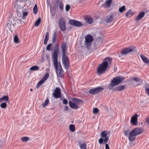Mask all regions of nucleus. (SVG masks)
<instances>
[{
  "mask_svg": "<svg viewBox=\"0 0 149 149\" xmlns=\"http://www.w3.org/2000/svg\"><path fill=\"white\" fill-rule=\"evenodd\" d=\"M125 79V78L123 76H119L114 78L111 81L108 86V88L109 89L112 90L113 91L117 90L120 91L123 90L125 86L122 85L120 86L115 87L114 86L119 84Z\"/></svg>",
  "mask_w": 149,
  "mask_h": 149,
  "instance_id": "obj_1",
  "label": "nucleus"
},
{
  "mask_svg": "<svg viewBox=\"0 0 149 149\" xmlns=\"http://www.w3.org/2000/svg\"><path fill=\"white\" fill-rule=\"evenodd\" d=\"M111 61V58L109 57H107L104 58L103 63L99 65L97 69V72L98 75H100L104 72L109 67Z\"/></svg>",
  "mask_w": 149,
  "mask_h": 149,
  "instance_id": "obj_2",
  "label": "nucleus"
},
{
  "mask_svg": "<svg viewBox=\"0 0 149 149\" xmlns=\"http://www.w3.org/2000/svg\"><path fill=\"white\" fill-rule=\"evenodd\" d=\"M108 133L107 132L104 130L102 131L100 134L101 138L98 140L99 144H101L104 142L105 144V149H110L108 144L106 143L108 141L109 137L107 136Z\"/></svg>",
  "mask_w": 149,
  "mask_h": 149,
  "instance_id": "obj_3",
  "label": "nucleus"
},
{
  "mask_svg": "<svg viewBox=\"0 0 149 149\" xmlns=\"http://www.w3.org/2000/svg\"><path fill=\"white\" fill-rule=\"evenodd\" d=\"M62 48V53L63 54L62 57V61L64 65L65 68L67 69L69 65V60L68 57L65 55V51L66 50V44L63 43L61 45Z\"/></svg>",
  "mask_w": 149,
  "mask_h": 149,
  "instance_id": "obj_4",
  "label": "nucleus"
},
{
  "mask_svg": "<svg viewBox=\"0 0 149 149\" xmlns=\"http://www.w3.org/2000/svg\"><path fill=\"white\" fill-rule=\"evenodd\" d=\"M143 129L141 128H136L132 130L130 132L129 139L130 141H133L136 138V136L142 133Z\"/></svg>",
  "mask_w": 149,
  "mask_h": 149,
  "instance_id": "obj_5",
  "label": "nucleus"
},
{
  "mask_svg": "<svg viewBox=\"0 0 149 149\" xmlns=\"http://www.w3.org/2000/svg\"><path fill=\"white\" fill-rule=\"evenodd\" d=\"M72 101H69V104L70 107L72 109H76L79 108L78 105L82 102L81 99L76 98H73L72 99Z\"/></svg>",
  "mask_w": 149,
  "mask_h": 149,
  "instance_id": "obj_6",
  "label": "nucleus"
},
{
  "mask_svg": "<svg viewBox=\"0 0 149 149\" xmlns=\"http://www.w3.org/2000/svg\"><path fill=\"white\" fill-rule=\"evenodd\" d=\"M53 61L54 65L56 70V72L57 76L60 77H63V71L62 69L61 66V64H59L58 67V60H57L56 63H55L54 61Z\"/></svg>",
  "mask_w": 149,
  "mask_h": 149,
  "instance_id": "obj_7",
  "label": "nucleus"
},
{
  "mask_svg": "<svg viewBox=\"0 0 149 149\" xmlns=\"http://www.w3.org/2000/svg\"><path fill=\"white\" fill-rule=\"evenodd\" d=\"M59 47L58 44H56L52 54L53 61H54L55 63H56L57 60H58V52Z\"/></svg>",
  "mask_w": 149,
  "mask_h": 149,
  "instance_id": "obj_8",
  "label": "nucleus"
},
{
  "mask_svg": "<svg viewBox=\"0 0 149 149\" xmlns=\"http://www.w3.org/2000/svg\"><path fill=\"white\" fill-rule=\"evenodd\" d=\"M85 44L86 47L87 48L90 47L91 45V43L93 41V38L92 36L90 35H86L85 37Z\"/></svg>",
  "mask_w": 149,
  "mask_h": 149,
  "instance_id": "obj_9",
  "label": "nucleus"
},
{
  "mask_svg": "<svg viewBox=\"0 0 149 149\" xmlns=\"http://www.w3.org/2000/svg\"><path fill=\"white\" fill-rule=\"evenodd\" d=\"M103 89L104 88H103L101 87H98L90 89L89 90L88 92L91 94L95 95Z\"/></svg>",
  "mask_w": 149,
  "mask_h": 149,
  "instance_id": "obj_10",
  "label": "nucleus"
},
{
  "mask_svg": "<svg viewBox=\"0 0 149 149\" xmlns=\"http://www.w3.org/2000/svg\"><path fill=\"white\" fill-rule=\"evenodd\" d=\"M52 95L53 96L56 98H60L61 96L60 88L59 87H56Z\"/></svg>",
  "mask_w": 149,
  "mask_h": 149,
  "instance_id": "obj_11",
  "label": "nucleus"
},
{
  "mask_svg": "<svg viewBox=\"0 0 149 149\" xmlns=\"http://www.w3.org/2000/svg\"><path fill=\"white\" fill-rule=\"evenodd\" d=\"M135 48V47L133 46H130L123 49L121 51V54L123 55H125L129 52L134 51Z\"/></svg>",
  "mask_w": 149,
  "mask_h": 149,
  "instance_id": "obj_12",
  "label": "nucleus"
},
{
  "mask_svg": "<svg viewBox=\"0 0 149 149\" xmlns=\"http://www.w3.org/2000/svg\"><path fill=\"white\" fill-rule=\"evenodd\" d=\"M59 27L63 31L66 30L65 22L63 18L61 17L59 20Z\"/></svg>",
  "mask_w": 149,
  "mask_h": 149,
  "instance_id": "obj_13",
  "label": "nucleus"
},
{
  "mask_svg": "<svg viewBox=\"0 0 149 149\" xmlns=\"http://www.w3.org/2000/svg\"><path fill=\"white\" fill-rule=\"evenodd\" d=\"M12 20L13 19H12L11 20H8L7 22L6 26V28L7 29H9L10 31H11V33H13V32L12 30V27L15 26L14 22H12Z\"/></svg>",
  "mask_w": 149,
  "mask_h": 149,
  "instance_id": "obj_14",
  "label": "nucleus"
},
{
  "mask_svg": "<svg viewBox=\"0 0 149 149\" xmlns=\"http://www.w3.org/2000/svg\"><path fill=\"white\" fill-rule=\"evenodd\" d=\"M70 24L75 26L80 27L82 26L81 23L80 22L74 20H70L69 22Z\"/></svg>",
  "mask_w": 149,
  "mask_h": 149,
  "instance_id": "obj_15",
  "label": "nucleus"
},
{
  "mask_svg": "<svg viewBox=\"0 0 149 149\" xmlns=\"http://www.w3.org/2000/svg\"><path fill=\"white\" fill-rule=\"evenodd\" d=\"M138 115L136 114L134 116L132 117L131 119V122L133 125H136L137 124V122Z\"/></svg>",
  "mask_w": 149,
  "mask_h": 149,
  "instance_id": "obj_16",
  "label": "nucleus"
},
{
  "mask_svg": "<svg viewBox=\"0 0 149 149\" xmlns=\"http://www.w3.org/2000/svg\"><path fill=\"white\" fill-rule=\"evenodd\" d=\"M113 14H110L105 19V22L107 23L111 22L113 20Z\"/></svg>",
  "mask_w": 149,
  "mask_h": 149,
  "instance_id": "obj_17",
  "label": "nucleus"
},
{
  "mask_svg": "<svg viewBox=\"0 0 149 149\" xmlns=\"http://www.w3.org/2000/svg\"><path fill=\"white\" fill-rule=\"evenodd\" d=\"M145 14V13L144 12L140 13L136 18L135 20L138 21L140 20L144 17Z\"/></svg>",
  "mask_w": 149,
  "mask_h": 149,
  "instance_id": "obj_18",
  "label": "nucleus"
},
{
  "mask_svg": "<svg viewBox=\"0 0 149 149\" xmlns=\"http://www.w3.org/2000/svg\"><path fill=\"white\" fill-rule=\"evenodd\" d=\"M56 1L57 6H58L60 9L62 11L64 8V6L62 1L61 0H56Z\"/></svg>",
  "mask_w": 149,
  "mask_h": 149,
  "instance_id": "obj_19",
  "label": "nucleus"
},
{
  "mask_svg": "<svg viewBox=\"0 0 149 149\" xmlns=\"http://www.w3.org/2000/svg\"><path fill=\"white\" fill-rule=\"evenodd\" d=\"M140 56L143 62L146 63H148L149 62V60L147 57L144 56L142 54H141L140 55Z\"/></svg>",
  "mask_w": 149,
  "mask_h": 149,
  "instance_id": "obj_20",
  "label": "nucleus"
},
{
  "mask_svg": "<svg viewBox=\"0 0 149 149\" xmlns=\"http://www.w3.org/2000/svg\"><path fill=\"white\" fill-rule=\"evenodd\" d=\"M85 20L86 22L89 24H91L93 22L92 18L90 17L87 16L85 18Z\"/></svg>",
  "mask_w": 149,
  "mask_h": 149,
  "instance_id": "obj_21",
  "label": "nucleus"
},
{
  "mask_svg": "<svg viewBox=\"0 0 149 149\" xmlns=\"http://www.w3.org/2000/svg\"><path fill=\"white\" fill-rule=\"evenodd\" d=\"M9 100V97L8 96H4L0 98V102H1L5 101V102H8Z\"/></svg>",
  "mask_w": 149,
  "mask_h": 149,
  "instance_id": "obj_22",
  "label": "nucleus"
},
{
  "mask_svg": "<svg viewBox=\"0 0 149 149\" xmlns=\"http://www.w3.org/2000/svg\"><path fill=\"white\" fill-rule=\"evenodd\" d=\"M134 80L136 82H139V84H138L136 85H135V86L140 85L143 82V80L142 79H140L137 77H134Z\"/></svg>",
  "mask_w": 149,
  "mask_h": 149,
  "instance_id": "obj_23",
  "label": "nucleus"
},
{
  "mask_svg": "<svg viewBox=\"0 0 149 149\" xmlns=\"http://www.w3.org/2000/svg\"><path fill=\"white\" fill-rule=\"evenodd\" d=\"M49 34L48 32H47L45 36V38L44 39V43L46 45L47 43V42L48 40V38L49 37Z\"/></svg>",
  "mask_w": 149,
  "mask_h": 149,
  "instance_id": "obj_24",
  "label": "nucleus"
},
{
  "mask_svg": "<svg viewBox=\"0 0 149 149\" xmlns=\"http://www.w3.org/2000/svg\"><path fill=\"white\" fill-rule=\"evenodd\" d=\"M134 13L132 12V11L131 10H129L125 14V16L126 17H131V16L134 15Z\"/></svg>",
  "mask_w": 149,
  "mask_h": 149,
  "instance_id": "obj_25",
  "label": "nucleus"
},
{
  "mask_svg": "<svg viewBox=\"0 0 149 149\" xmlns=\"http://www.w3.org/2000/svg\"><path fill=\"white\" fill-rule=\"evenodd\" d=\"M45 81L42 79L40 80L37 83L36 88H38L39 86L45 82Z\"/></svg>",
  "mask_w": 149,
  "mask_h": 149,
  "instance_id": "obj_26",
  "label": "nucleus"
},
{
  "mask_svg": "<svg viewBox=\"0 0 149 149\" xmlns=\"http://www.w3.org/2000/svg\"><path fill=\"white\" fill-rule=\"evenodd\" d=\"M39 69V67L37 65H34L31 67L30 68V70L32 71L38 70Z\"/></svg>",
  "mask_w": 149,
  "mask_h": 149,
  "instance_id": "obj_27",
  "label": "nucleus"
},
{
  "mask_svg": "<svg viewBox=\"0 0 149 149\" xmlns=\"http://www.w3.org/2000/svg\"><path fill=\"white\" fill-rule=\"evenodd\" d=\"M41 22V18H38L35 23V25L36 26H38L40 24Z\"/></svg>",
  "mask_w": 149,
  "mask_h": 149,
  "instance_id": "obj_28",
  "label": "nucleus"
},
{
  "mask_svg": "<svg viewBox=\"0 0 149 149\" xmlns=\"http://www.w3.org/2000/svg\"><path fill=\"white\" fill-rule=\"evenodd\" d=\"M53 47V46L52 45V44H49L47 45V48L46 50H48L49 51H52V48Z\"/></svg>",
  "mask_w": 149,
  "mask_h": 149,
  "instance_id": "obj_29",
  "label": "nucleus"
},
{
  "mask_svg": "<svg viewBox=\"0 0 149 149\" xmlns=\"http://www.w3.org/2000/svg\"><path fill=\"white\" fill-rule=\"evenodd\" d=\"M69 128L70 130L72 132H74L75 130V126L73 125H70L69 126Z\"/></svg>",
  "mask_w": 149,
  "mask_h": 149,
  "instance_id": "obj_30",
  "label": "nucleus"
},
{
  "mask_svg": "<svg viewBox=\"0 0 149 149\" xmlns=\"http://www.w3.org/2000/svg\"><path fill=\"white\" fill-rule=\"evenodd\" d=\"M81 149H86V144L85 143H82L79 145Z\"/></svg>",
  "mask_w": 149,
  "mask_h": 149,
  "instance_id": "obj_31",
  "label": "nucleus"
},
{
  "mask_svg": "<svg viewBox=\"0 0 149 149\" xmlns=\"http://www.w3.org/2000/svg\"><path fill=\"white\" fill-rule=\"evenodd\" d=\"M14 41L15 43H19V38L18 36L17 35L15 36L14 38Z\"/></svg>",
  "mask_w": 149,
  "mask_h": 149,
  "instance_id": "obj_32",
  "label": "nucleus"
},
{
  "mask_svg": "<svg viewBox=\"0 0 149 149\" xmlns=\"http://www.w3.org/2000/svg\"><path fill=\"white\" fill-rule=\"evenodd\" d=\"M1 108L5 109L7 107L6 103V102L2 103L0 105Z\"/></svg>",
  "mask_w": 149,
  "mask_h": 149,
  "instance_id": "obj_33",
  "label": "nucleus"
},
{
  "mask_svg": "<svg viewBox=\"0 0 149 149\" xmlns=\"http://www.w3.org/2000/svg\"><path fill=\"white\" fill-rule=\"evenodd\" d=\"M49 101L48 99H47L46 100L45 102L42 104V105L44 107H45L48 104L49 102Z\"/></svg>",
  "mask_w": 149,
  "mask_h": 149,
  "instance_id": "obj_34",
  "label": "nucleus"
},
{
  "mask_svg": "<svg viewBox=\"0 0 149 149\" xmlns=\"http://www.w3.org/2000/svg\"><path fill=\"white\" fill-rule=\"evenodd\" d=\"M56 33L55 32H54V34L53 35V38H52V42L53 43H54L56 40Z\"/></svg>",
  "mask_w": 149,
  "mask_h": 149,
  "instance_id": "obj_35",
  "label": "nucleus"
},
{
  "mask_svg": "<svg viewBox=\"0 0 149 149\" xmlns=\"http://www.w3.org/2000/svg\"><path fill=\"white\" fill-rule=\"evenodd\" d=\"M38 8L36 4L33 8V13L35 14H36L38 12Z\"/></svg>",
  "mask_w": 149,
  "mask_h": 149,
  "instance_id": "obj_36",
  "label": "nucleus"
},
{
  "mask_svg": "<svg viewBox=\"0 0 149 149\" xmlns=\"http://www.w3.org/2000/svg\"><path fill=\"white\" fill-rule=\"evenodd\" d=\"M125 10V6H123L122 7L119 8V11L120 13L123 12Z\"/></svg>",
  "mask_w": 149,
  "mask_h": 149,
  "instance_id": "obj_37",
  "label": "nucleus"
},
{
  "mask_svg": "<svg viewBox=\"0 0 149 149\" xmlns=\"http://www.w3.org/2000/svg\"><path fill=\"white\" fill-rule=\"evenodd\" d=\"M28 15V12H24L22 14V19H24L26 18V17Z\"/></svg>",
  "mask_w": 149,
  "mask_h": 149,
  "instance_id": "obj_38",
  "label": "nucleus"
},
{
  "mask_svg": "<svg viewBox=\"0 0 149 149\" xmlns=\"http://www.w3.org/2000/svg\"><path fill=\"white\" fill-rule=\"evenodd\" d=\"M99 110L97 108H95L93 109V113L94 114H97L99 112Z\"/></svg>",
  "mask_w": 149,
  "mask_h": 149,
  "instance_id": "obj_39",
  "label": "nucleus"
},
{
  "mask_svg": "<svg viewBox=\"0 0 149 149\" xmlns=\"http://www.w3.org/2000/svg\"><path fill=\"white\" fill-rule=\"evenodd\" d=\"M49 76V74L48 73H47L45 74L44 77L42 79L45 81L47 80Z\"/></svg>",
  "mask_w": 149,
  "mask_h": 149,
  "instance_id": "obj_40",
  "label": "nucleus"
},
{
  "mask_svg": "<svg viewBox=\"0 0 149 149\" xmlns=\"http://www.w3.org/2000/svg\"><path fill=\"white\" fill-rule=\"evenodd\" d=\"M29 138L26 137H23L21 138L22 141L23 142H26L29 140Z\"/></svg>",
  "mask_w": 149,
  "mask_h": 149,
  "instance_id": "obj_41",
  "label": "nucleus"
},
{
  "mask_svg": "<svg viewBox=\"0 0 149 149\" xmlns=\"http://www.w3.org/2000/svg\"><path fill=\"white\" fill-rule=\"evenodd\" d=\"M112 2V0H108L107 1L106 4L109 7L110 6L111 3Z\"/></svg>",
  "mask_w": 149,
  "mask_h": 149,
  "instance_id": "obj_42",
  "label": "nucleus"
},
{
  "mask_svg": "<svg viewBox=\"0 0 149 149\" xmlns=\"http://www.w3.org/2000/svg\"><path fill=\"white\" fill-rule=\"evenodd\" d=\"M70 6L69 5H67L65 6V10L66 11H68L69 10Z\"/></svg>",
  "mask_w": 149,
  "mask_h": 149,
  "instance_id": "obj_43",
  "label": "nucleus"
},
{
  "mask_svg": "<svg viewBox=\"0 0 149 149\" xmlns=\"http://www.w3.org/2000/svg\"><path fill=\"white\" fill-rule=\"evenodd\" d=\"M63 103L64 104H68V101L67 99H64L63 100Z\"/></svg>",
  "mask_w": 149,
  "mask_h": 149,
  "instance_id": "obj_44",
  "label": "nucleus"
},
{
  "mask_svg": "<svg viewBox=\"0 0 149 149\" xmlns=\"http://www.w3.org/2000/svg\"><path fill=\"white\" fill-rule=\"evenodd\" d=\"M128 131L127 130V131H125V132L124 134L126 136H128Z\"/></svg>",
  "mask_w": 149,
  "mask_h": 149,
  "instance_id": "obj_45",
  "label": "nucleus"
},
{
  "mask_svg": "<svg viewBox=\"0 0 149 149\" xmlns=\"http://www.w3.org/2000/svg\"><path fill=\"white\" fill-rule=\"evenodd\" d=\"M146 91L148 95H149V88H147L146 89Z\"/></svg>",
  "mask_w": 149,
  "mask_h": 149,
  "instance_id": "obj_46",
  "label": "nucleus"
},
{
  "mask_svg": "<svg viewBox=\"0 0 149 149\" xmlns=\"http://www.w3.org/2000/svg\"><path fill=\"white\" fill-rule=\"evenodd\" d=\"M146 122L147 124H149V117L147 118L146 120Z\"/></svg>",
  "mask_w": 149,
  "mask_h": 149,
  "instance_id": "obj_47",
  "label": "nucleus"
},
{
  "mask_svg": "<svg viewBox=\"0 0 149 149\" xmlns=\"http://www.w3.org/2000/svg\"><path fill=\"white\" fill-rule=\"evenodd\" d=\"M64 109H65V110H66V111L68 110V109H69V108H68V107L67 106H65V107Z\"/></svg>",
  "mask_w": 149,
  "mask_h": 149,
  "instance_id": "obj_48",
  "label": "nucleus"
},
{
  "mask_svg": "<svg viewBox=\"0 0 149 149\" xmlns=\"http://www.w3.org/2000/svg\"><path fill=\"white\" fill-rule=\"evenodd\" d=\"M30 91H33V89L32 88H31L30 89Z\"/></svg>",
  "mask_w": 149,
  "mask_h": 149,
  "instance_id": "obj_49",
  "label": "nucleus"
},
{
  "mask_svg": "<svg viewBox=\"0 0 149 149\" xmlns=\"http://www.w3.org/2000/svg\"><path fill=\"white\" fill-rule=\"evenodd\" d=\"M1 143V141H0V143Z\"/></svg>",
  "mask_w": 149,
  "mask_h": 149,
  "instance_id": "obj_50",
  "label": "nucleus"
}]
</instances>
